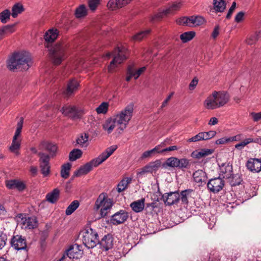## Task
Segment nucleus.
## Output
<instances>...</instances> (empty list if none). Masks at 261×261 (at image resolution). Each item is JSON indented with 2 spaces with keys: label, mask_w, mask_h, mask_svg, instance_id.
<instances>
[{
  "label": "nucleus",
  "mask_w": 261,
  "mask_h": 261,
  "mask_svg": "<svg viewBox=\"0 0 261 261\" xmlns=\"http://www.w3.org/2000/svg\"><path fill=\"white\" fill-rule=\"evenodd\" d=\"M58 32L57 30L50 29L44 35L46 42L45 47L48 48L50 58L55 65H59L66 57V46L62 43H57L54 46L49 44L57 38Z\"/></svg>",
  "instance_id": "1"
},
{
  "label": "nucleus",
  "mask_w": 261,
  "mask_h": 261,
  "mask_svg": "<svg viewBox=\"0 0 261 261\" xmlns=\"http://www.w3.org/2000/svg\"><path fill=\"white\" fill-rule=\"evenodd\" d=\"M133 111V105L130 104L127 106L124 110L117 114L114 118L108 120L103 125V128L108 134H110L116 125H120L119 129L123 131L128 123L132 117Z\"/></svg>",
  "instance_id": "2"
},
{
  "label": "nucleus",
  "mask_w": 261,
  "mask_h": 261,
  "mask_svg": "<svg viewBox=\"0 0 261 261\" xmlns=\"http://www.w3.org/2000/svg\"><path fill=\"white\" fill-rule=\"evenodd\" d=\"M31 58L27 52L14 53L8 62V67L14 71L15 69L20 70H28L31 65Z\"/></svg>",
  "instance_id": "3"
},
{
  "label": "nucleus",
  "mask_w": 261,
  "mask_h": 261,
  "mask_svg": "<svg viewBox=\"0 0 261 261\" xmlns=\"http://www.w3.org/2000/svg\"><path fill=\"white\" fill-rule=\"evenodd\" d=\"M127 50L124 47H117L112 53H109L106 56L108 57L113 56V60L111 62L109 70L114 68L116 64H119L122 63L126 59Z\"/></svg>",
  "instance_id": "4"
},
{
  "label": "nucleus",
  "mask_w": 261,
  "mask_h": 261,
  "mask_svg": "<svg viewBox=\"0 0 261 261\" xmlns=\"http://www.w3.org/2000/svg\"><path fill=\"white\" fill-rule=\"evenodd\" d=\"M98 236L94 229L89 228L82 232L83 243L88 248H93L99 243Z\"/></svg>",
  "instance_id": "5"
},
{
  "label": "nucleus",
  "mask_w": 261,
  "mask_h": 261,
  "mask_svg": "<svg viewBox=\"0 0 261 261\" xmlns=\"http://www.w3.org/2000/svg\"><path fill=\"white\" fill-rule=\"evenodd\" d=\"M113 204L112 200L108 198L107 194L105 193H102L96 199L94 208L97 211L101 207V208H105L110 211Z\"/></svg>",
  "instance_id": "6"
},
{
  "label": "nucleus",
  "mask_w": 261,
  "mask_h": 261,
  "mask_svg": "<svg viewBox=\"0 0 261 261\" xmlns=\"http://www.w3.org/2000/svg\"><path fill=\"white\" fill-rule=\"evenodd\" d=\"M224 185V180L219 176L210 179L207 183V188L211 192L217 193L223 189Z\"/></svg>",
  "instance_id": "7"
},
{
  "label": "nucleus",
  "mask_w": 261,
  "mask_h": 261,
  "mask_svg": "<svg viewBox=\"0 0 261 261\" xmlns=\"http://www.w3.org/2000/svg\"><path fill=\"white\" fill-rule=\"evenodd\" d=\"M161 167H162L161 160H156L155 161L151 162L141 168L140 171H138L137 175L140 176L148 173H155Z\"/></svg>",
  "instance_id": "8"
},
{
  "label": "nucleus",
  "mask_w": 261,
  "mask_h": 261,
  "mask_svg": "<svg viewBox=\"0 0 261 261\" xmlns=\"http://www.w3.org/2000/svg\"><path fill=\"white\" fill-rule=\"evenodd\" d=\"M100 164L98 162L97 159H94L90 162L81 166L77 170L74 172L73 177L80 176L82 175L87 174L93 168V167H97Z\"/></svg>",
  "instance_id": "9"
},
{
  "label": "nucleus",
  "mask_w": 261,
  "mask_h": 261,
  "mask_svg": "<svg viewBox=\"0 0 261 261\" xmlns=\"http://www.w3.org/2000/svg\"><path fill=\"white\" fill-rule=\"evenodd\" d=\"M128 218V213L123 210H121L113 215L110 220V223L117 225L124 223Z\"/></svg>",
  "instance_id": "10"
},
{
  "label": "nucleus",
  "mask_w": 261,
  "mask_h": 261,
  "mask_svg": "<svg viewBox=\"0 0 261 261\" xmlns=\"http://www.w3.org/2000/svg\"><path fill=\"white\" fill-rule=\"evenodd\" d=\"M162 198L166 205H172L177 204L180 200V195L178 191L165 193Z\"/></svg>",
  "instance_id": "11"
},
{
  "label": "nucleus",
  "mask_w": 261,
  "mask_h": 261,
  "mask_svg": "<svg viewBox=\"0 0 261 261\" xmlns=\"http://www.w3.org/2000/svg\"><path fill=\"white\" fill-rule=\"evenodd\" d=\"M11 245L17 250H25L27 246L26 239L19 235L15 236L11 239Z\"/></svg>",
  "instance_id": "12"
},
{
  "label": "nucleus",
  "mask_w": 261,
  "mask_h": 261,
  "mask_svg": "<svg viewBox=\"0 0 261 261\" xmlns=\"http://www.w3.org/2000/svg\"><path fill=\"white\" fill-rule=\"evenodd\" d=\"M181 7L180 3L173 4L168 9L163 10L162 12H159L155 14L152 18V21L159 20L164 16L173 14L174 11L178 10Z\"/></svg>",
  "instance_id": "13"
},
{
  "label": "nucleus",
  "mask_w": 261,
  "mask_h": 261,
  "mask_svg": "<svg viewBox=\"0 0 261 261\" xmlns=\"http://www.w3.org/2000/svg\"><path fill=\"white\" fill-rule=\"evenodd\" d=\"M38 149L41 150L47 151L51 156L56 155L58 147L56 144L45 140L41 141L39 145Z\"/></svg>",
  "instance_id": "14"
},
{
  "label": "nucleus",
  "mask_w": 261,
  "mask_h": 261,
  "mask_svg": "<svg viewBox=\"0 0 261 261\" xmlns=\"http://www.w3.org/2000/svg\"><path fill=\"white\" fill-rule=\"evenodd\" d=\"M61 111L65 116L73 119L79 118L80 116V111L74 106L63 107Z\"/></svg>",
  "instance_id": "15"
},
{
  "label": "nucleus",
  "mask_w": 261,
  "mask_h": 261,
  "mask_svg": "<svg viewBox=\"0 0 261 261\" xmlns=\"http://www.w3.org/2000/svg\"><path fill=\"white\" fill-rule=\"evenodd\" d=\"M219 176L228 179L232 175V166L229 163H224L220 166Z\"/></svg>",
  "instance_id": "16"
},
{
  "label": "nucleus",
  "mask_w": 261,
  "mask_h": 261,
  "mask_svg": "<svg viewBox=\"0 0 261 261\" xmlns=\"http://www.w3.org/2000/svg\"><path fill=\"white\" fill-rule=\"evenodd\" d=\"M246 166L250 171L258 173L261 171V160L250 158L247 162Z\"/></svg>",
  "instance_id": "17"
},
{
  "label": "nucleus",
  "mask_w": 261,
  "mask_h": 261,
  "mask_svg": "<svg viewBox=\"0 0 261 261\" xmlns=\"http://www.w3.org/2000/svg\"><path fill=\"white\" fill-rule=\"evenodd\" d=\"M213 97L216 98L219 108L224 106L229 100V94L224 91L213 92Z\"/></svg>",
  "instance_id": "18"
},
{
  "label": "nucleus",
  "mask_w": 261,
  "mask_h": 261,
  "mask_svg": "<svg viewBox=\"0 0 261 261\" xmlns=\"http://www.w3.org/2000/svg\"><path fill=\"white\" fill-rule=\"evenodd\" d=\"M6 186L9 189H17L19 191H22L25 188L24 184L22 181L17 179L6 180Z\"/></svg>",
  "instance_id": "19"
},
{
  "label": "nucleus",
  "mask_w": 261,
  "mask_h": 261,
  "mask_svg": "<svg viewBox=\"0 0 261 261\" xmlns=\"http://www.w3.org/2000/svg\"><path fill=\"white\" fill-rule=\"evenodd\" d=\"M133 0H110L107 6L112 10L121 8L130 3Z\"/></svg>",
  "instance_id": "20"
},
{
  "label": "nucleus",
  "mask_w": 261,
  "mask_h": 261,
  "mask_svg": "<svg viewBox=\"0 0 261 261\" xmlns=\"http://www.w3.org/2000/svg\"><path fill=\"white\" fill-rule=\"evenodd\" d=\"M101 247L105 250L111 249L113 245V238L110 234L105 235L98 243Z\"/></svg>",
  "instance_id": "21"
},
{
  "label": "nucleus",
  "mask_w": 261,
  "mask_h": 261,
  "mask_svg": "<svg viewBox=\"0 0 261 261\" xmlns=\"http://www.w3.org/2000/svg\"><path fill=\"white\" fill-rule=\"evenodd\" d=\"M193 177L194 181L200 185H202L206 182V173L202 170H198L193 174Z\"/></svg>",
  "instance_id": "22"
},
{
  "label": "nucleus",
  "mask_w": 261,
  "mask_h": 261,
  "mask_svg": "<svg viewBox=\"0 0 261 261\" xmlns=\"http://www.w3.org/2000/svg\"><path fill=\"white\" fill-rule=\"evenodd\" d=\"M15 24H8L0 27V41L5 37L15 32Z\"/></svg>",
  "instance_id": "23"
},
{
  "label": "nucleus",
  "mask_w": 261,
  "mask_h": 261,
  "mask_svg": "<svg viewBox=\"0 0 261 261\" xmlns=\"http://www.w3.org/2000/svg\"><path fill=\"white\" fill-rule=\"evenodd\" d=\"M117 148V146L116 145H113L108 148L103 152L96 158L98 162L101 164L110 156Z\"/></svg>",
  "instance_id": "24"
},
{
  "label": "nucleus",
  "mask_w": 261,
  "mask_h": 261,
  "mask_svg": "<svg viewBox=\"0 0 261 261\" xmlns=\"http://www.w3.org/2000/svg\"><path fill=\"white\" fill-rule=\"evenodd\" d=\"M79 86V84L76 80L74 79L70 80L67 84L66 90L64 92V94L67 96H70L77 89Z\"/></svg>",
  "instance_id": "25"
},
{
  "label": "nucleus",
  "mask_w": 261,
  "mask_h": 261,
  "mask_svg": "<svg viewBox=\"0 0 261 261\" xmlns=\"http://www.w3.org/2000/svg\"><path fill=\"white\" fill-rule=\"evenodd\" d=\"M22 224L25 229H32L37 226V220L36 217H28L25 219H22Z\"/></svg>",
  "instance_id": "26"
},
{
  "label": "nucleus",
  "mask_w": 261,
  "mask_h": 261,
  "mask_svg": "<svg viewBox=\"0 0 261 261\" xmlns=\"http://www.w3.org/2000/svg\"><path fill=\"white\" fill-rule=\"evenodd\" d=\"M216 98L213 97V93L210 95L204 101V106L207 109L214 110L218 108Z\"/></svg>",
  "instance_id": "27"
},
{
  "label": "nucleus",
  "mask_w": 261,
  "mask_h": 261,
  "mask_svg": "<svg viewBox=\"0 0 261 261\" xmlns=\"http://www.w3.org/2000/svg\"><path fill=\"white\" fill-rule=\"evenodd\" d=\"M60 190L56 188L46 195V200L51 203H55L59 199Z\"/></svg>",
  "instance_id": "28"
},
{
  "label": "nucleus",
  "mask_w": 261,
  "mask_h": 261,
  "mask_svg": "<svg viewBox=\"0 0 261 261\" xmlns=\"http://www.w3.org/2000/svg\"><path fill=\"white\" fill-rule=\"evenodd\" d=\"M145 199L141 198L138 200L133 202L130 206L132 210L136 213L142 212L144 208Z\"/></svg>",
  "instance_id": "29"
},
{
  "label": "nucleus",
  "mask_w": 261,
  "mask_h": 261,
  "mask_svg": "<svg viewBox=\"0 0 261 261\" xmlns=\"http://www.w3.org/2000/svg\"><path fill=\"white\" fill-rule=\"evenodd\" d=\"M214 152V150L210 149H202L199 151H193L192 153L193 157L198 159L205 157L212 154Z\"/></svg>",
  "instance_id": "30"
},
{
  "label": "nucleus",
  "mask_w": 261,
  "mask_h": 261,
  "mask_svg": "<svg viewBox=\"0 0 261 261\" xmlns=\"http://www.w3.org/2000/svg\"><path fill=\"white\" fill-rule=\"evenodd\" d=\"M214 9L217 12H223L226 8V3L224 0H213Z\"/></svg>",
  "instance_id": "31"
},
{
  "label": "nucleus",
  "mask_w": 261,
  "mask_h": 261,
  "mask_svg": "<svg viewBox=\"0 0 261 261\" xmlns=\"http://www.w3.org/2000/svg\"><path fill=\"white\" fill-rule=\"evenodd\" d=\"M193 192L192 189H187L181 191L180 195V200L182 204L187 205L188 204V196Z\"/></svg>",
  "instance_id": "32"
},
{
  "label": "nucleus",
  "mask_w": 261,
  "mask_h": 261,
  "mask_svg": "<svg viewBox=\"0 0 261 261\" xmlns=\"http://www.w3.org/2000/svg\"><path fill=\"white\" fill-rule=\"evenodd\" d=\"M89 135L87 133L82 134L76 140V143L82 147H87Z\"/></svg>",
  "instance_id": "33"
},
{
  "label": "nucleus",
  "mask_w": 261,
  "mask_h": 261,
  "mask_svg": "<svg viewBox=\"0 0 261 261\" xmlns=\"http://www.w3.org/2000/svg\"><path fill=\"white\" fill-rule=\"evenodd\" d=\"M71 164L69 163L64 164L62 165L61 171V175L63 178L67 179L69 177V171L71 169Z\"/></svg>",
  "instance_id": "34"
},
{
  "label": "nucleus",
  "mask_w": 261,
  "mask_h": 261,
  "mask_svg": "<svg viewBox=\"0 0 261 261\" xmlns=\"http://www.w3.org/2000/svg\"><path fill=\"white\" fill-rule=\"evenodd\" d=\"M177 160V158L170 157L167 159L166 162L162 164V167L165 168H167V167H170L171 168H176Z\"/></svg>",
  "instance_id": "35"
},
{
  "label": "nucleus",
  "mask_w": 261,
  "mask_h": 261,
  "mask_svg": "<svg viewBox=\"0 0 261 261\" xmlns=\"http://www.w3.org/2000/svg\"><path fill=\"white\" fill-rule=\"evenodd\" d=\"M11 12L8 9H5L0 13V21L3 23H6L10 19Z\"/></svg>",
  "instance_id": "36"
},
{
  "label": "nucleus",
  "mask_w": 261,
  "mask_h": 261,
  "mask_svg": "<svg viewBox=\"0 0 261 261\" xmlns=\"http://www.w3.org/2000/svg\"><path fill=\"white\" fill-rule=\"evenodd\" d=\"M79 205L80 203L79 201H73L66 210L65 213L66 215H70L72 214L78 208Z\"/></svg>",
  "instance_id": "37"
},
{
  "label": "nucleus",
  "mask_w": 261,
  "mask_h": 261,
  "mask_svg": "<svg viewBox=\"0 0 261 261\" xmlns=\"http://www.w3.org/2000/svg\"><path fill=\"white\" fill-rule=\"evenodd\" d=\"M132 178H126V179L122 180L118 185L117 191L120 193L125 190L128 186V185L131 182Z\"/></svg>",
  "instance_id": "38"
},
{
  "label": "nucleus",
  "mask_w": 261,
  "mask_h": 261,
  "mask_svg": "<svg viewBox=\"0 0 261 261\" xmlns=\"http://www.w3.org/2000/svg\"><path fill=\"white\" fill-rule=\"evenodd\" d=\"M87 15V9L85 5H80L75 10V15L77 18L85 17Z\"/></svg>",
  "instance_id": "39"
},
{
  "label": "nucleus",
  "mask_w": 261,
  "mask_h": 261,
  "mask_svg": "<svg viewBox=\"0 0 261 261\" xmlns=\"http://www.w3.org/2000/svg\"><path fill=\"white\" fill-rule=\"evenodd\" d=\"M24 11L23 6L19 3L15 4L12 9V16L13 18H16L18 14H20Z\"/></svg>",
  "instance_id": "40"
},
{
  "label": "nucleus",
  "mask_w": 261,
  "mask_h": 261,
  "mask_svg": "<svg viewBox=\"0 0 261 261\" xmlns=\"http://www.w3.org/2000/svg\"><path fill=\"white\" fill-rule=\"evenodd\" d=\"M195 33L194 32H187L181 34L180 38L182 42L186 43L192 39L195 36Z\"/></svg>",
  "instance_id": "41"
},
{
  "label": "nucleus",
  "mask_w": 261,
  "mask_h": 261,
  "mask_svg": "<svg viewBox=\"0 0 261 261\" xmlns=\"http://www.w3.org/2000/svg\"><path fill=\"white\" fill-rule=\"evenodd\" d=\"M82 155V151L79 149H74L69 153V160L74 161L80 159Z\"/></svg>",
  "instance_id": "42"
},
{
  "label": "nucleus",
  "mask_w": 261,
  "mask_h": 261,
  "mask_svg": "<svg viewBox=\"0 0 261 261\" xmlns=\"http://www.w3.org/2000/svg\"><path fill=\"white\" fill-rule=\"evenodd\" d=\"M189 161L186 158L179 159L177 158V167L179 169L183 170L189 168Z\"/></svg>",
  "instance_id": "43"
},
{
  "label": "nucleus",
  "mask_w": 261,
  "mask_h": 261,
  "mask_svg": "<svg viewBox=\"0 0 261 261\" xmlns=\"http://www.w3.org/2000/svg\"><path fill=\"white\" fill-rule=\"evenodd\" d=\"M230 179V184L232 186H236L241 184L242 178L239 174H232Z\"/></svg>",
  "instance_id": "44"
},
{
  "label": "nucleus",
  "mask_w": 261,
  "mask_h": 261,
  "mask_svg": "<svg viewBox=\"0 0 261 261\" xmlns=\"http://www.w3.org/2000/svg\"><path fill=\"white\" fill-rule=\"evenodd\" d=\"M261 38V31L256 32L254 35H251L247 40L246 42L248 44L252 45L255 43Z\"/></svg>",
  "instance_id": "45"
},
{
  "label": "nucleus",
  "mask_w": 261,
  "mask_h": 261,
  "mask_svg": "<svg viewBox=\"0 0 261 261\" xmlns=\"http://www.w3.org/2000/svg\"><path fill=\"white\" fill-rule=\"evenodd\" d=\"M20 147V141L17 140H14L13 139L12 143L11 145L10 146L9 149L10 150L16 153L17 155L19 154L18 150L19 149Z\"/></svg>",
  "instance_id": "46"
},
{
  "label": "nucleus",
  "mask_w": 261,
  "mask_h": 261,
  "mask_svg": "<svg viewBox=\"0 0 261 261\" xmlns=\"http://www.w3.org/2000/svg\"><path fill=\"white\" fill-rule=\"evenodd\" d=\"M38 155L40 157L39 158V165L41 164H48L50 159V156L42 152H39L38 153Z\"/></svg>",
  "instance_id": "47"
},
{
  "label": "nucleus",
  "mask_w": 261,
  "mask_h": 261,
  "mask_svg": "<svg viewBox=\"0 0 261 261\" xmlns=\"http://www.w3.org/2000/svg\"><path fill=\"white\" fill-rule=\"evenodd\" d=\"M258 142V140H253V139L250 138H247L245 140H244L243 141H242V142H240L239 143L235 145V148L241 150L243 148H244L246 145L248 144L249 143H251V142Z\"/></svg>",
  "instance_id": "48"
},
{
  "label": "nucleus",
  "mask_w": 261,
  "mask_h": 261,
  "mask_svg": "<svg viewBox=\"0 0 261 261\" xmlns=\"http://www.w3.org/2000/svg\"><path fill=\"white\" fill-rule=\"evenodd\" d=\"M150 32V30H146L136 34L132 37L133 40L135 41H140L144 37H146Z\"/></svg>",
  "instance_id": "49"
},
{
  "label": "nucleus",
  "mask_w": 261,
  "mask_h": 261,
  "mask_svg": "<svg viewBox=\"0 0 261 261\" xmlns=\"http://www.w3.org/2000/svg\"><path fill=\"white\" fill-rule=\"evenodd\" d=\"M192 27L197 26L202 24L204 21V18L201 16H191Z\"/></svg>",
  "instance_id": "50"
},
{
  "label": "nucleus",
  "mask_w": 261,
  "mask_h": 261,
  "mask_svg": "<svg viewBox=\"0 0 261 261\" xmlns=\"http://www.w3.org/2000/svg\"><path fill=\"white\" fill-rule=\"evenodd\" d=\"M108 103L103 102L96 109V111L97 114H106L108 111Z\"/></svg>",
  "instance_id": "51"
},
{
  "label": "nucleus",
  "mask_w": 261,
  "mask_h": 261,
  "mask_svg": "<svg viewBox=\"0 0 261 261\" xmlns=\"http://www.w3.org/2000/svg\"><path fill=\"white\" fill-rule=\"evenodd\" d=\"M23 123V117H21L20 121L17 123V129L16 130L15 135L13 138L14 140H17L18 137H19L20 136V133L21 132L22 128Z\"/></svg>",
  "instance_id": "52"
},
{
  "label": "nucleus",
  "mask_w": 261,
  "mask_h": 261,
  "mask_svg": "<svg viewBox=\"0 0 261 261\" xmlns=\"http://www.w3.org/2000/svg\"><path fill=\"white\" fill-rule=\"evenodd\" d=\"M41 173L44 177L48 176L50 173L49 164H41L40 165Z\"/></svg>",
  "instance_id": "53"
},
{
  "label": "nucleus",
  "mask_w": 261,
  "mask_h": 261,
  "mask_svg": "<svg viewBox=\"0 0 261 261\" xmlns=\"http://www.w3.org/2000/svg\"><path fill=\"white\" fill-rule=\"evenodd\" d=\"M100 0H89L88 6L90 10L92 11H94L100 4Z\"/></svg>",
  "instance_id": "54"
},
{
  "label": "nucleus",
  "mask_w": 261,
  "mask_h": 261,
  "mask_svg": "<svg viewBox=\"0 0 261 261\" xmlns=\"http://www.w3.org/2000/svg\"><path fill=\"white\" fill-rule=\"evenodd\" d=\"M202 137L203 138V140H206L210 139L216 135V132L214 130H211L207 132H201Z\"/></svg>",
  "instance_id": "55"
},
{
  "label": "nucleus",
  "mask_w": 261,
  "mask_h": 261,
  "mask_svg": "<svg viewBox=\"0 0 261 261\" xmlns=\"http://www.w3.org/2000/svg\"><path fill=\"white\" fill-rule=\"evenodd\" d=\"M203 138L202 137V135L201 133H198L195 136L190 138L188 139V141L191 142H197L200 140H203Z\"/></svg>",
  "instance_id": "56"
},
{
  "label": "nucleus",
  "mask_w": 261,
  "mask_h": 261,
  "mask_svg": "<svg viewBox=\"0 0 261 261\" xmlns=\"http://www.w3.org/2000/svg\"><path fill=\"white\" fill-rule=\"evenodd\" d=\"M250 116H251L254 122H257L261 119V112L258 113L251 112L250 113Z\"/></svg>",
  "instance_id": "57"
},
{
  "label": "nucleus",
  "mask_w": 261,
  "mask_h": 261,
  "mask_svg": "<svg viewBox=\"0 0 261 261\" xmlns=\"http://www.w3.org/2000/svg\"><path fill=\"white\" fill-rule=\"evenodd\" d=\"M7 236L3 233H0V249H2L6 245Z\"/></svg>",
  "instance_id": "58"
},
{
  "label": "nucleus",
  "mask_w": 261,
  "mask_h": 261,
  "mask_svg": "<svg viewBox=\"0 0 261 261\" xmlns=\"http://www.w3.org/2000/svg\"><path fill=\"white\" fill-rule=\"evenodd\" d=\"M145 67H143L139 69L136 72H135L134 69L133 68V74L135 79H137L140 75L145 71Z\"/></svg>",
  "instance_id": "59"
},
{
  "label": "nucleus",
  "mask_w": 261,
  "mask_h": 261,
  "mask_svg": "<svg viewBox=\"0 0 261 261\" xmlns=\"http://www.w3.org/2000/svg\"><path fill=\"white\" fill-rule=\"evenodd\" d=\"M236 3L235 2H233L231 5V6L229 8L228 12L227 13V14L226 15L227 19H229L231 17L233 12L234 11V9H236Z\"/></svg>",
  "instance_id": "60"
},
{
  "label": "nucleus",
  "mask_w": 261,
  "mask_h": 261,
  "mask_svg": "<svg viewBox=\"0 0 261 261\" xmlns=\"http://www.w3.org/2000/svg\"><path fill=\"white\" fill-rule=\"evenodd\" d=\"M232 140H231L230 138H222L221 139H218L216 141V144H225L226 143L232 141Z\"/></svg>",
  "instance_id": "61"
},
{
  "label": "nucleus",
  "mask_w": 261,
  "mask_h": 261,
  "mask_svg": "<svg viewBox=\"0 0 261 261\" xmlns=\"http://www.w3.org/2000/svg\"><path fill=\"white\" fill-rule=\"evenodd\" d=\"M244 16V13L243 12H239L235 16V21L238 23L241 22L243 20Z\"/></svg>",
  "instance_id": "62"
},
{
  "label": "nucleus",
  "mask_w": 261,
  "mask_h": 261,
  "mask_svg": "<svg viewBox=\"0 0 261 261\" xmlns=\"http://www.w3.org/2000/svg\"><path fill=\"white\" fill-rule=\"evenodd\" d=\"M127 74L128 75L126 77V81L129 82L131 78L133 76V67L132 66H129L128 67Z\"/></svg>",
  "instance_id": "63"
},
{
  "label": "nucleus",
  "mask_w": 261,
  "mask_h": 261,
  "mask_svg": "<svg viewBox=\"0 0 261 261\" xmlns=\"http://www.w3.org/2000/svg\"><path fill=\"white\" fill-rule=\"evenodd\" d=\"M154 154L156 153H164V148L162 149L161 146L157 145L154 148L151 149Z\"/></svg>",
  "instance_id": "64"
}]
</instances>
